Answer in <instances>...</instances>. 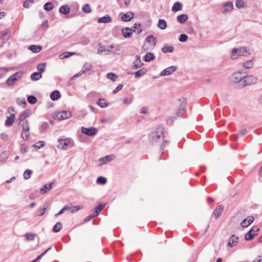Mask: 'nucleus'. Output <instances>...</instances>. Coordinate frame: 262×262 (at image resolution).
I'll list each match as a JSON object with an SVG mask.
<instances>
[{
	"label": "nucleus",
	"instance_id": "obj_1",
	"mask_svg": "<svg viewBox=\"0 0 262 262\" xmlns=\"http://www.w3.org/2000/svg\"><path fill=\"white\" fill-rule=\"evenodd\" d=\"M163 127L159 126L149 134V141L150 144L156 145L163 140Z\"/></svg>",
	"mask_w": 262,
	"mask_h": 262
},
{
	"label": "nucleus",
	"instance_id": "obj_2",
	"mask_svg": "<svg viewBox=\"0 0 262 262\" xmlns=\"http://www.w3.org/2000/svg\"><path fill=\"white\" fill-rule=\"evenodd\" d=\"M250 52L246 47L233 48L231 51V58L235 60L241 56H247L250 55Z\"/></svg>",
	"mask_w": 262,
	"mask_h": 262
},
{
	"label": "nucleus",
	"instance_id": "obj_3",
	"mask_svg": "<svg viewBox=\"0 0 262 262\" xmlns=\"http://www.w3.org/2000/svg\"><path fill=\"white\" fill-rule=\"evenodd\" d=\"M58 147L63 150H68L74 146V141L71 138H64L58 139Z\"/></svg>",
	"mask_w": 262,
	"mask_h": 262
},
{
	"label": "nucleus",
	"instance_id": "obj_4",
	"mask_svg": "<svg viewBox=\"0 0 262 262\" xmlns=\"http://www.w3.org/2000/svg\"><path fill=\"white\" fill-rule=\"evenodd\" d=\"M245 76V71L243 70H239L231 75L230 80L234 83L241 82V85H242V80H243Z\"/></svg>",
	"mask_w": 262,
	"mask_h": 262
},
{
	"label": "nucleus",
	"instance_id": "obj_5",
	"mask_svg": "<svg viewBox=\"0 0 262 262\" xmlns=\"http://www.w3.org/2000/svg\"><path fill=\"white\" fill-rule=\"evenodd\" d=\"M257 81V78L254 75H247L245 72V76L242 80V86H245L246 85L254 84Z\"/></svg>",
	"mask_w": 262,
	"mask_h": 262
},
{
	"label": "nucleus",
	"instance_id": "obj_6",
	"mask_svg": "<svg viewBox=\"0 0 262 262\" xmlns=\"http://www.w3.org/2000/svg\"><path fill=\"white\" fill-rule=\"evenodd\" d=\"M22 128L21 137L24 140H27L30 137V125L28 121H25L22 123Z\"/></svg>",
	"mask_w": 262,
	"mask_h": 262
},
{
	"label": "nucleus",
	"instance_id": "obj_7",
	"mask_svg": "<svg viewBox=\"0 0 262 262\" xmlns=\"http://www.w3.org/2000/svg\"><path fill=\"white\" fill-rule=\"evenodd\" d=\"M72 116V113L70 111H62L55 114V118L59 120L67 119Z\"/></svg>",
	"mask_w": 262,
	"mask_h": 262
},
{
	"label": "nucleus",
	"instance_id": "obj_8",
	"mask_svg": "<svg viewBox=\"0 0 262 262\" xmlns=\"http://www.w3.org/2000/svg\"><path fill=\"white\" fill-rule=\"evenodd\" d=\"M81 130L83 134L89 136H94L96 135L98 133L97 129L94 127L86 128L84 126H82L81 128Z\"/></svg>",
	"mask_w": 262,
	"mask_h": 262
},
{
	"label": "nucleus",
	"instance_id": "obj_9",
	"mask_svg": "<svg viewBox=\"0 0 262 262\" xmlns=\"http://www.w3.org/2000/svg\"><path fill=\"white\" fill-rule=\"evenodd\" d=\"M21 75V73L19 72L13 74L7 80V84L8 86L12 85L20 77Z\"/></svg>",
	"mask_w": 262,
	"mask_h": 262
},
{
	"label": "nucleus",
	"instance_id": "obj_10",
	"mask_svg": "<svg viewBox=\"0 0 262 262\" xmlns=\"http://www.w3.org/2000/svg\"><path fill=\"white\" fill-rule=\"evenodd\" d=\"M181 103L179 109L178 110L176 115L178 117L181 116L184 112L186 106V100L185 98L179 99V100Z\"/></svg>",
	"mask_w": 262,
	"mask_h": 262
},
{
	"label": "nucleus",
	"instance_id": "obj_11",
	"mask_svg": "<svg viewBox=\"0 0 262 262\" xmlns=\"http://www.w3.org/2000/svg\"><path fill=\"white\" fill-rule=\"evenodd\" d=\"M176 66H171L163 70L160 74V76H167L171 74L177 70Z\"/></svg>",
	"mask_w": 262,
	"mask_h": 262
},
{
	"label": "nucleus",
	"instance_id": "obj_12",
	"mask_svg": "<svg viewBox=\"0 0 262 262\" xmlns=\"http://www.w3.org/2000/svg\"><path fill=\"white\" fill-rule=\"evenodd\" d=\"M115 156L114 155H111L108 156H106L104 157L101 158L99 159V162H100V165L101 166L103 164H106L115 159Z\"/></svg>",
	"mask_w": 262,
	"mask_h": 262
},
{
	"label": "nucleus",
	"instance_id": "obj_13",
	"mask_svg": "<svg viewBox=\"0 0 262 262\" xmlns=\"http://www.w3.org/2000/svg\"><path fill=\"white\" fill-rule=\"evenodd\" d=\"M233 9V4L230 2H227L224 4L221 8V12L226 14L231 11Z\"/></svg>",
	"mask_w": 262,
	"mask_h": 262
},
{
	"label": "nucleus",
	"instance_id": "obj_14",
	"mask_svg": "<svg viewBox=\"0 0 262 262\" xmlns=\"http://www.w3.org/2000/svg\"><path fill=\"white\" fill-rule=\"evenodd\" d=\"M31 114V111L30 110H27L23 112L19 116L18 119H17V122L18 124H20V123L24 121L26 118L29 117Z\"/></svg>",
	"mask_w": 262,
	"mask_h": 262
},
{
	"label": "nucleus",
	"instance_id": "obj_15",
	"mask_svg": "<svg viewBox=\"0 0 262 262\" xmlns=\"http://www.w3.org/2000/svg\"><path fill=\"white\" fill-rule=\"evenodd\" d=\"M238 241V237L235 235H232L229 239L228 243L227 244L228 246L230 247H233L235 246Z\"/></svg>",
	"mask_w": 262,
	"mask_h": 262
},
{
	"label": "nucleus",
	"instance_id": "obj_16",
	"mask_svg": "<svg viewBox=\"0 0 262 262\" xmlns=\"http://www.w3.org/2000/svg\"><path fill=\"white\" fill-rule=\"evenodd\" d=\"M253 222V217L249 216L241 222V226L243 227H247Z\"/></svg>",
	"mask_w": 262,
	"mask_h": 262
},
{
	"label": "nucleus",
	"instance_id": "obj_17",
	"mask_svg": "<svg viewBox=\"0 0 262 262\" xmlns=\"http://www.w3.org/2000/svg\"><path fill=\"white\" fill-rule=\"evenodd\" d=\"M112 21V18L109 15H105V16L100 17L98 19V23H108Z\"/></svg>",
	"mask_w": 262,
	"mask_h": 262
},
{
	"label": "nucleus",
	"instance_id": "obj_18",
	"mask_svg": "<svg viewBox=\"0 0 262 262\" xmlns=\"http://www.w3.org/2000/svg\"><path fill=\"white\" fill-rule=\"evenodd\" d=\"M134 16V14L132 12H128L123 14L122 16V20L124 21H130Z\"/></svg>",
	"mask_w": 262,
	"mask_h": 262
},
{
	"label": "nucleus",
	"instance_id": "obj_19",
	"mask_svg": "<svg viewBox=\"0 0 262 262\" xmlns=\"http://www.w3.org/2000/svg\"><path fill=\"white\" fill-rule=\"evenodd\" d=\"M15 119L14 114H12L10 116L7 117L5 121V125L6 126H10L12 125Z\"/></svg>",
	"mask_w": 262,
	"mask_h": 262
},
{
	"label": "nucleus",
	"instance_id": "obj_20",
	"mask_svg": "<svg viewBox=\"0 0 262 262\" xmlns=\"http://www.w3.org/2000/svg\"><path fill=\"white\" fill-rule=\"evenodd\" d=\"M133 32V30L128 27L124 28L122 30V35L125 38L129 37L132 34Z\"/></svg>",
	"mask_w": 262,
	"mask_h": 262
},
{
	"label": "nucleus",
	"instance_id": "obj_21",
	"mask_svg": "<svg viewBox=\"0 0 262 262\" xmlns=\"http://www.w3.org/2000/svg\"><path fill=\"white\" fill-rule=\"evenodd\" d=\"M66 207L67 208V210L69 211L71 213H74L79 210H80L82 207L79 206H71V205H66Z\"/></svg>",
	"mask_w": 262,
	"mask_h": 262
},
{
	"label": "nucleus",
	"instance_id": "obj_22",
	"mask_svg": "<svg viewBox=\"0 0 262 262\" xmlns=\"http://www.w3.org/2000/svg\"><path fill=\"white\" fill-rule=\"evenodd\" d=\"M223 208L221 206H219L216 207L213 213V215L214 216L215 219H217L220 216L223 211Z\"/></svg>",
	"mask_w": 262,
	"mask_h": 262
},
{
	"label": "nucleus",
	"instance_id": "obj_23",
	"mask_svg": "<svg viewBox=\"0 0 262 262\" xmlns=\"http://www.w3.org/2000/svg\"><path fill=\"white\" fill-rule=\"evenodd\" d=\"M28 49L32 51L34 53H39L42 49V47L38 45H31L29 46Z\"/></svg>",
	"mask_w": 262,
	"mask_h": 262
},
{
	"label": "nucleus",
	"instance_id": "obj_24",
	"mask_svg": "<svg viewBox=\"0 0 262 262\" xmlns=\"http://www.w3.org/2000/svg\"><path fill=\"white\" fill-rule=\"evenodd\" d=\"M242 66L245 69H251L254 66V61L252 59L247 60L243 62Z\"/></svg>",
	"mask_w": 262,
	"mask_h": 262
},
{
	"label": "nucleus",
	"instance_id": "obj_25",
	"mask_svg": "<svg viewBox=\"0 0 262 262\" xmlns=\"http://www.w3.org/2000/svg\"><path fill=\"white\" fill-rule=\"evenodd\" d=\"M97 103L101 108H105L108 106V103L104 99L100 98Z\"/></svg>",
	"mask_w": 262,
	"mask_h": 262
},
{
	"label": "nucleus",
	"instance_id": "obj_26",
	"mask_svg": "<svg viewBox=\"0 0 262 262\" xmlns=\"http://www.w3.org/2000/svg\"><path fill=\"white\" fill-rule=\"evenodd\" d=\"M188 16L185 14H182L177 16V20L181 24L186 22Z\"/></svg>",
	"mask_w": 262,
	"mask_h": 262
},
{
	"label": "nucleus",
	"instance_id": "obj_27",
	"mask_svg": "<svg viewBox=\"0 0 262 262\" xmlns=\"http://www.w3.org/2000/svg\"><path fill=\"white\" fill-rule=\"evenodd\" d=\"M167 23L164 19H160L158 21L157 27L161 30H164L166 28Z\"/></svg>",
	"mask_w": 262,
	"mask_h": 262
},
{
	"label": "nucleus",
	"instance_id": "obj_28",
	"mask_svg": "<svg viewBox=\"0 0 262 262\" xmlns=\"http://www.w3.org/2000/svg\"><path fill=\"white\" fill-rule=\"evenodd\" d=\"M70 9L68 5L62 6L59 9V12L64 14H68L70 13Z\"/></svg>",
	"mask_w": 262,
	"mask_h": 262
},
{
	"label": "nucleus",
	"instance_id": "obj_29",
	"mask_svg": "<svg viewBox=\"0 0 262 262\" xmlns=\"http://www.w3.org/2000/svg\"><path fill=\"white\" fill-rule=\"evenodd\" d=\"M146 41L151 43L153 46H155L157 43V38L151 35L147 37Z\"/></svg>",
	"mask_w": 262,
	"mask_h": 262
},
{
	"label": "nucleus",
	"instance_id": "obj_30",
	"mask_svg": "<svg viewBox=\"0 0 262 262\" xmlns=\"http://www.w3.org/2000/svg\"><path fill=\"white\" fill-rule=\"evenodd\" d=\"M105 205L99 204L98 206L95 208V212H93V214L96 216L98 215L102 209L104 207Z\"/></svg>",
	"mask_w": 262,
	"mask_h": 262
},
{
	"label": "nucleus",
	"instance_id": "obj_31",
	"mask_svg": "<svg viewBox=\"0 0 262 262\" xmlns=\"http://www.w3.org/2000/svg\"><path fill=\"white\" fill-rule=\"evenodd\" d=\"M182 9V4L179 2H176L172 7V11L173 12H177L181 10Z\"/></svg>",
	"mask_w": 262,
	"mask_h": 262
},
{
	"label": "nucleus",
	"instance_id": "obj_32",
	"mask_svg": "<svg viewBox=\"0 0 262 262\" xmlns=\"http://www.w3.org/2000/svg\"><path fill=\"white\" fill-rule=\"evenodd\" d=\"M60 97V94L58 91H55L51 93L50 98L53 100H57Z\"/></svg>",
	"mask_w": 262,
	"mask_h": 262
},
{
	"label": "nucleus",
	"instance_id": "obj_33",
	"mask_svg": "<svg viewBox=\"0 0 262 262\" xmlns=\"http://www.w3.org/2000/svg\"><path fill=\"white\" fill-rule=\"evenodd\" d=\"M53 183H50L49 185H45L40 189V192L41 193H45L47 190H50L52 188Z\"/></svg>",
	"mask_w": 262,
	"mask_h": 262
},
{
	"label": "nucleus",
	"instance_id": "obj_34",
	"mask_svg": "<svg viewBox=\"0 0 262 262\" xmlns=\"http://www.w3.org/2000/svg\"><path fill=\"white\" fill-rule=\"evenodd\" d=\"M41 77V74L38 72H34L31 75L32 80L36 81L39 80Z\"/></svg>",
	"mask_w": 262,
	"mask_h": 262
},
{
	"label": "nucleus",
	"instance_id": "obj_35",
	"mask_svg": "<svg viewBox=\"0 0 262 262\" xmlns=\"http://www.w3.org/2000/svg\"><path fill=\"white\" fill-rule=\"evenodd\" d=\"M132 30L133 32H136L138 34L141 33L142 31L141 25L140 24H135Z\"/></svg>",
	"mask_w": 262,
	"mask_h": 262
},
{
	"label": "nucleus",
	"instance_id": "obj_36",
	"mask_svg": "<svg viewBox=\"0 0 262 262\" xmlns=\"http://www.w3.org/2000/svg\"><path fill=\"white\" fill-rule=\"evenodd\" d=\"M155 58V56L151 52L147 53L144 56V59L146 61L149 62Z\"/></svg>",
	"mask_w": 262,
	"mask_h": 262
},
{
	"label": "nucleus",
	"instance_id": "obj_37",
	"mask_svg": "<svg viewBox=\"0 0 262 262\" xmlns=\"http://www.w3.org/2000/svg\"><path fill=\"white\" fill-rule=\"evenodd\" d=\"M146 72V70L144 68L140 69V70H138V71H136V72L134 73L135 77L138 78L141 76H143V75H144L145 74Z\"/></svg>",
	"mask_w": 262,
	"mask_h": 262
},
{
	"label": "nucleus",
	"instance_id": "obj_38",
	"mask_svg": "<svg viewBox=\"0 0 262 262\" xmlns=\"http://www.w3.org/2000/svg\"><path fill=\"white\" fill-rule=\"evenodd\" d=\"M173 51V47L172 46H168L165 45L162 49V51L163 53L169 52L171 53Z\"/></svg>",
	"mask_w": 262,
	"mask_h": 262
},
{
	"label": "nucleus",
	"instance_id": "obj_39",
	"mask_svg": "<svg viewBox=\"0 0 262 262\" xmlns=\"http://www.w3.org/2000/svg\"><path fill=\"white\" fill-rule=\"evenodd\" d=\"M256 234L257 233H251V231H249L245 234V238L247 241L251 240Z\"/></svg>",
	"mask_w": 262,
	"mask_h": 262
},
{
	"label": "nucleus",
	"instance_id": "obj_40",
	"mask_svg": "<svg viewBox=\"0 0 262 262\" xmlns=\"http://www.w3.org/2000/svg\"><path fill=\"white\" fill-rule=\"evenodd\" d=\"M106 77L108 79L113 81H115L117 80V79L118 78V76L113 73H107L106 75Z\"/></svg>",
	"mask_w": 262,
	"mask_h": 262
},
{
	"label": "nucleus",
	"instance_id": "obj_41",
	"mask_svg": "<svg viewBox=\"0 0 262 262\" xmlns=\"http://www.w3.org/2000/svg\"><path fill=\"white\" fill-rule=\"evenodd\" d=\"M143 64V63L141 62V60H135L133 62V68L134 69H137L139 68H140Z\"/></svg>",
	"mask_w": 262,
	"mask_h": 262
},
{
	"label": "nucleus",
	"instance_id": "obj_42",
	"mask_svg": "<svg viewBox=\"0 0 262 262\" xmlns=\"http://www.w3.org/2000/svg\"><path fill=\"white\" fill-rule=\"evenodd\" d=\"M61 228H62L61 223L60 222H58L53 227V231L54 232H58L59 231H60Z\"/></svg>",
	"mask_w": 262,
	"mask_h": 262
},
{
	"label": "nucleus",
	"instance_id": "obj_43",
	"mask_svg": "<svg viewBox=\"0 0 262 262\" xmlns=\"http://www.w3.org/2000/svg\"><path fill=\"white\" fill-rule=\"evenodd\" d=\"M96 182L97 184L104 185L106 183V179L102 176L99 177L96 180Z\"/></svg>",
	"mask_w": 262,
	"mask_h": 262
},
{
	"label": "nucleus",
	"instance_id": "obj_44",
	"mask_svg": "<svg viewBox=\"0 0 262 262\" xmlns=\"http://www.w3.org/2000/svg\"><path fill=\"white\" fill-rule=\"evenodd\" d=\"M235 6L238 9L245 7V3L243 0H237L235 2Z\"/></svg>",
	"mask_w": 262,
	"mask_h": 262
},
{
	"label": "nucleus",
	"instance_id": "obj_45",
	"mask_svg": "<svg viewBox=\"0 0 262 262\" xmlns=\"http://www.w3.org/2000/svg\"><path fill=\"white\" fill-rule=\"evenodd\" d=\"M92 67V64L90 63H86L84 64L82 70H81L84 73L89 71Z\"/></svg>",
	"mask_w": 262,
	"mask_h": 262
},
{
	"label": "nucleus",
	"instance_id": "obj_46",
	"mask_svg": "<svg viewBox=\"0 0 262 262\" xmlns=\"http://www.w3.org/2000/svg\"><path fill=\"white\" fill-rule=\"evenodd\" d=\"M53 5L52 4V3L51 2H48V3H46L43 6L44 9L48 11L52 10L53 9Z\"/></svg>",
	"mask_w": 262,
	"mask_h": 262
},
{
	"label": "nucleus",
	"instance_id": "obj_47",
	"mask_svg": "<svg viewBox=\"0 0 262 262\" xmlns=\"http://www.w3.org/2000/svg\"><path fill=\"white\" fill-rule=\"evenodd\" d=\"M103 52H111L110 49H108L106 46H101L98 49V53L101 54Z\"/></svg>",
	"mask_w": 262,
	"mask_h": 262
},
{
	"label": "nucleus",
	"instance_id": "obj_48",
	"mask_svg": "<svg viewBox=\"0 0 262 262\" xmlns=\"http://www.w3.org/2000/svg\"><path fill=\"white\" fill-rule=\"evenodd\" d=\"M82 10L86 13H90L92 11V9L88 4H85L82 8Z\"/></svg>",
	"mask_w": 262,
	"mask_h": 262
},
{
	"label": "nucleus",
	"instance_id": "obj_49",
	"mask_svg": "<svg viewBox=\"0 0 262 262\" xmlns=\"http://www.w3.org/2000/svg\"><path fill=\"white\" fill-rule=\"evenodd\" d=\"M32 173V171L29 169H27L25 171L23 176L25 179L28 180L30 178L31 174Z\"/></svg>",
	"mask_w": 262,
	"mask_h": 262
},
{
	"label": "nucleus",
	"instance_id": "obj_50",
	"mask_svg": "<svg viewBox=\"0 0 262 262\" xmlns=\"http://www.w3.org/2000/svg\"><path fill=\"white\" fill-rule=\"evenodd\" d=\"M37 99L34 96L31 95L28 97V101L31 104H34L36 103Z\"/></svg>",
	"mask_w": 262,
	"mask_h": 262
},
{
	"label": "nucleus",
	"instance_id": "obj_51",
	"mask_svg": "<svg viewBox=\"0 0 262 262\" xmlns=\"http://www.w3.org/2000/svg\"><path fill=\"white\" fill-rule=\"evenodd\" d=\"M44 146L45 144L42 141H39L36 142L34 145H33V146L37 149H39L41 147H43Z\"/></svg>",
	"mask_w": 262,
	"mask_h": 262
},
{
	"label": "nucleus",
	"instance_id": "obj_52",
	"mask_svg": "<svg viewBox=\"0 0 262 262\" xmlns=\"http://www.w3.org/2000/svg\"><path fill=\"white\" fill-rule=\"evenodd\" d=\"M114 48H115V49L113 52H112V53L116 55H120L121 52V48L119 46L117 45Z\"/></svg>",
	"mask_w": 262,
	"mask_h": 262
},
{
	"label": "nucleus",
	"instance_id": "obj_53",
	"mask_svg": "<svg viewBox=\"0 0 262 262\" xmlns=\"http://www.w3.org/2000/svg\"><path fill=\"white\" fill-rule=\"evenodd\" d=\"M133 99L132 98H126L123 99V104L125 105H129L133 102Z\"/></svg>",
	"mask_w": 262,
	"mask_h": 262
},
{
	"label": "nucleus",
	"instance_id": "obj_54",
	"mask_svg": "<svg viewBox=\"0 0 262 262\" xmlns=\"http://www.w3.org/2000/svg\"><path fill=\"white\" fill-rule=\"evenodd\" d=\"M188 39V36L185 34H181L179 38V40L181 42H185Z\"/></svg>",
	"mask_w": 262,
	"mask_h": 262
},
{
	"label": "nucleus",
	"instance_id": "obj_55",
	"mask_svg": "<svg viewBox=\"0 0 262 262\" xmlns=\"http://www.w3.org/2000/svg\"><path fill=\"white\" fill-rule=\"evenodd\" d=\"M25 236L28 241H33L35 239V235L32 233H26Z\"/></svg>",
	"mask_w": 262,
	"mask_h": 262
},
{
	"label": "nucleus",
	"instance_id": "obj_56",
	"mask_svg": "<svg viewBox=\"0 0 262 262\" xmlns=\"http://www.w3.org/2000/svg\"><path fill=\"white\" fill-rule=\"evenodd\" d=\"M46 64L45 63L39 64L37 66V70L40 72H43L45 70Z\"/></svg>",
	"mask_w": 262,
	"mask_h": 262
},
{
	"label": "nucleus",
	"instance_id": "obj_57",
	"mask_svg": "<svg viewBox=\"0 0 262 262\" xmlns=\"http://www.w3.org/2000/svg\"><path fill=\"white\" fill-rule=\"evenodd\" d=\"M47 209V206H45L42 209H39L37 212L38 215L39 216L43 215L45 214Z\"/></svg>",
	"mask_w": 262,
	"mask_h": 262
},
{
	"label": "nucleus",
	"instance_id": "obj_58",
	"mask_svg": "<svg viewBox=\"0 0 262 262\" xmlns=\"http://www.w3.org/2000/svg\"><path fill=\"white\" fill-rule=\"evenodd\" d=\"M60 59H63L64 58H68L70 57V52H66L59 56Z\"/></svg>",
	"mask_w": 262,
	"mask_h": 262
},
{
	"label": "nucleus",
	"instance_id": "obj_59",
	"mask_svg": "<svg viewBox=\"0 0 262 262\" xmlns=\"http://www.w3.org/2000/svg\"><path fill=\"white\" fill-rule=\"evenodd\" d=\"M8 156L9 154L7 151L3 152L1 155L2 160H3L4 161L6 160V159L8 158Z\"/></svg>",
	"mask_w": 262,
	"mask_h": 262
},
{
	"label": "nucleus",
	"instance_id": "obj_60",
	"mask_svg": "<svg viewBox=\"0 0 262 262\" xmlns=\"http://www.w3.org/2000/svg\"><path fill=\"white\" fill-rule=\"evenodd\" d=\"M123 88V85L122 84H120L118 85L116 88L113 91V94H116L118 91L121 90Z\"/></svg>",
	"mask_w": 262,
	"mask_h": 262
},
{
	"label": "nucleus",
	"instance_id": "obj_61",
	"mask_svg": "<svg viewBox=\"0 0 262 262\" xmlns=\"http://www.w3.org/2000/svg\"><path fill=\"white\" fill-rule=\"evenodd\" d=\"M28 150V147L25 145H22L20 147V152L22 154L26 152Z\"/></svg>",
	"mask_w": 262,
	"mask_h": 262
},
{
	"label": "nucleus",
	"instance_id": "obj_62",
	"mask_svg": "<svg viewBox=\"0 0 262 262\" xmlns=\"http://www.w3.org/2000/svg\"><path fill=\"white\" fill-rule=\"evenodd\" d=\"M259 230V228L256 226H254L249 231H251V233H256Z\"/></svg>",
	"mask_w": 262,
	"mask_h": 262
},
{
	"label": "nucleus",
	"instance_id": "obj_63",
	"mask_svg": "<svg viewBox=\"0 0 262 262\" xmlns=\"http://www.w3.org/2000/svg\"><path fill=\"white\" fill-rule=\"evenodd\" d=\"M30 0H26L24 2L23 6L24 7L26 8H28L30 6Z\"/></svg>",
	"mask_w": 262,
	"mask_h": 262
},
{
	"label": "nucleus",
	"instance_id": "obj_64",
	"mask_svg": "<svg viewBox=\"0 0 262 262\" xmlns=\"http://www.w3.org/2000/svg\"><path fill=\"white\" fill-rule=\"evenodd\" d=\"M42 27H44V30H46L48 28V20H44L41 24Z\"/></svg>",
	"mask_w": 262,
	"mask_h": 262
}]
</instances>
